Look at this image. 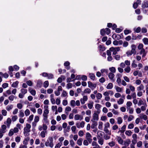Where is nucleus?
<instances>
[{
	"mask_svg": "<svg viewBox=\"0 0 148 148\" xmlns=\"http://www.w3.org/2000/svg\"><path fill=\"white\" fill-rule=\"evenodd\" d=\"M70 144L71 146L72 147H74L75 145V143L73 140H71L70 141Z\"/></svg>",
	"mask_w": 148,
	"mask_h": 148,
	"instance_id": "50",
	"label": "nucleus"
},
{
	"mask_svg": "<svg viewBox=\"0 0 148 148\" xmlns=\"http://www.w3.org/2000/svg\"><path fill=\"white\" fill-rule=\"evenodd\" d=\"M129 87L130 89L132 92H134L135 91V88L134 86L132 85H130L129 86Z\"/></svg>",
	"mask_w": 148,
	"mask_h": 148,
	"instance_id": "49",
	"label": "nucleus"
},
{
	"mask_svg": "<svg viewBox=\"0 0 148 148\" xmlns=\"http://www.w3.org/2000/svg\"><path fill=\"white\" fill-rule=\"evenodd\" d=\"M14 132L13 129H11L8 133V135L10 136H12L14 134Z\"/></svg>",
	"mask_w": 148,
	"mask_h": 148,
	"instance_id": "51",
	"label": "nucleus"
},
{
	"mask_svg": "<svg viewBox=\"0 0 148 148\" xmlns=\"http://www.w3.org/2000/svg\"><path fill=\"white\" fill-rule=\"evenodd\" d=\"M21 93L24 94V95L27 92V90L26 89H24L23 88L21 89Z\"/></svg>",
	"mask_w": 148,
	"mask_h": 148,
	"instance_id": "43",
	"label": "nucleus"
},
{
	"mask_svg": "<svg viewBox=\"0 0 148 148\" xmlns=\"http://www.w3.org/2000/svg\"><path fill=\"white\" fill-rule=\"evenodd\" d=\"M127 110H129V113L130 114H132L133 113L134 110L132 108H129Z\"/></svg>",
	"mask_w": 148,
	"mask_h": 148,
	"instance_id": "61",
	"label": "nucleus"
},
{
	"mask_svg": "<svg viewBox=\"0 0 148 148\" xmlns=\"http://www.w3.org/2000/svg\"><path fill=\"white\" fill-rule=\"evenodd\" d=\"M49 85V82L48 81H45L44 83V87L45 88H47Z\"/></svg>",
	"mask_w": 148,
	"mask_h": 148,
	"instance_id": "46",
	"label": "nucleus"
},
{
	"mask_svg": "<svg viewBox=\"0 0 148 148\" xmlns=\"http://www.w3.org/2000/svg\"><path fill=\"white\" fill-rule=\"evenodd\" d=\"M128 42L125 41L123 42V46L124 47H127L128 45Z\"/></svg>",
	"mask_w": 148,
	"mask_h": 148,
	"instance_id": "52",
	"label": "nucleus"
},
{
	"mask_svg": "<svg viewBox=\"0 0 148 148\" xmlns=\"http://www.w3.org/2000/svg\"><path fill=\"white\" fill-rule=\"evenodd\" d=\"M18 117L16 115L13 116L12 117V119L13 121H15L17 119Z\"/></svg>",
	"mask_w": 148,
	"mask_h": 148,
	"instance_id": "53",
	"label": "nucleus"
},
{
	"mask_svg": "<svg viewBox=\"0 0 148 148\" xmlns=\"http://www.w3.org/2000/svg\"><path fill=\"white\" fill-rule=\"evenodd\" d=\"M115 88L117 92H122L123 91V88H121L118 86H115Z\"/></svg>",
	"mask_w": 148,
	"mask_h": 148,
	"instance_id": "18",
	"label": "nucleus"
},
{
	"mask_svg": "<svg viewBox=\"0 0 148 148\" xmlns=\"http://www.w3.org/2000/svg\"><path fill=\"white\" fill-rule=\"evenodd\" d=\"M13 107V106L12 105H10L8 106L6 108V109L7 110L9 111L10 110L12 109Z\"/></svg>",
	"mask_w": 148,
	"mask_h": 148,
	"instance_id": "39",
	"label": "nucleus"
},
{
	"mask_svg": "<svg viewBox=\"0 0 148 148\" xmlns=\"http://www.w3.org/2000/svg\"><path fill=\"white\" fill-rule=\"evenodd\" d=\"M144 88V86L143 85L141 84L140 86L137 87V90L138 91H140L142 90H143Z\"/></svg>",
	"mask_w": 148,
	"mask_h": 148,
	"instance_id": "22",
	"label": "nucleus"
},
{
	"mask_svg": "<svg viewBox=\"0 0 148 148\" xmlns=\"http://www.w3.org/2000/svg\"><path fill=\"white\" fill-rule=\"evenodd\" d=\"M109 70L112 73H115L116 72V69L114 67H112L109 68Z\"/></svg>",
	"mask_w": 148,
	"mask_h": 148,
	"instance_id": "56",
	"label": "nucleus"
},
{
	"mask_svg": "<svg viewBox=\"0 0 148 148\" xmlns=\"http://www.w3.org/2000/svg\"><path fill=\"white\" fill-rule=\"evenodd\" d=\"M90 78L92 80H94L95 79V76L93 73H90L89 74Z\"/></svg>",
	"mask_w": 148,
	"mask_h": 148,
	"instance_id": "34",
	"label": "nucleus"
},
{
	"mask_svg": "<svg viewBox=\"0 0 148 148\" xmlns=\"http://www.w3.org/2000/svg\"><path fill=\"white\" fill-rule=\"evenodd\" d=\"M131 50H129L127 51L126 54L127 56H129L132 54L135 55L136 53V47L135 45L132 44L131 45Z\"/></svg>",
	"mask_w": 148,
	"mask_h": 148,
	"instance_id": "1",
	"label": "nucleus"
},
{
	"mask_svg": "<svg viewBox=\"0 0 148 148\" xmlns=\"http://www.w3.org/2000/svg\"><path fill=\"white\" fill-rule=\"evenodd\" d=\"M81 79L83 81H86L87 77L85 75H81Z\"/></svg>",
	"mask_w": 148,
	"mask_h": 148,
	"instance_id": "54",
	"label": "nucleus"
},
{
	"mask_svg": "<svg viewBox=\"0 0 148 148\" xmlns=\"http://www.w3.org/2000/svg\"><path fill=\"white\" fill-rule=\"evenodd\" d=\"M143 44H140L138 46V48L139 50H140L143 49Z\"/></svg>",
	"mask_w": 148,
	"mask_h": 148,
	"instance_id": "47",
	"label": "nucleus"
},
{
	"mask_svg": "<svg viewBox=\"0 0 148 148\" xmlns=\"http://www.w3.org/2000/svg\"><path fill=\"white\" fill-rule=\"evenodd\" d=\"M71 108L70 107L67 106L65 109V112L66 114L68 115L69 113L68 112L71 111Z\"/></svg>",
	"mask_w": 148,
	"mask_h": 148,
	"instance_id": "16",
	"label": "nucleus"
},
{
	"mask_svg": "<svg viewBox=\"0 0 148 148\" xmlns=\"http://www.w3.org/2000/svg\"><path fill=\"white\" fill-rule=\"evenodd\" d=\"M134 125L132 123H130L129 124L128 126V128L129 129H132L134 128Z\"/></svg>",
	"mask_w": 148,
	"mask_h": 148,
	"instance_id": "64",
	"label": "nucleus"
},
{
	"mask_svg": "<svg viewBox=\"0 0 148 148\" xmlns=\"http://www.w3.org/2000/svg\"><path fill=\"white\" fill-rule=\"evenodd\" d=\"M83 139L82 138H80L78 139L77 141V144L79 146H81L82 144Z\"/></svg>",
	"mask_w": 148,
	"mask_h": 148,
	"instance_id": "27",
	"label": "nucleus"
},
{
	"mask_svg": "<svg viewBox=\"0 0 148 148\" xmlns=\"http://www.w3.org/2000/svg\"><path fill=\"white\" fill-rule=\"evenodd\" d=\"M99 119V115L98 114L94 112L92 116V118L91 120V121H97Z\"/></svg>",
	"mask_w": 148,
	"mask_h": 148,
	"instance_id": "8",
	"label": "nucleus"
},
{
	"mask_svg": "<svg viewBox=\"0 0 148 148\" xmlns=\"http://www.w3.org/2000/svg\"><path fill=\"white\" fill-rule=\"evenodd\" d=\"M34 115L33 114L30 115L28 118L27 121L29 123H31L33 120L34 118Z\"/></svg>",
	"mask_w": 148,
	"mask_h": 148,
	"instance_id": "23",
	"label": "nucleus"
},
{
	"mask_svg": "<svg viewBox=\"0 0 148 148\" xmlns=\"http://www.w3.org/2000/svg\"><path fill=\"white\" fill-rule=\"evenodd\" d=\"M91 135L89 132H87L86 134V138L88 140L90 143H91L92 141Z\"/></svg>",
	"mask_w": 148,
	"mask_h": 148,
	"instance_id": "7",
	"label": "nucleus"
},
{
	"mask_svg": "<svg viewBox=\"0 0 148 148\" xmlns=\"http://www.w3.org/2000/svg\"><path fill=\"white\" fill-rule=\"evenodd\" d=\"M69 65L70 63L68 61L66 62L64 64V66H67V67L66 68V69H67V70H69L70 68Z\"/></svg>",
	"mask_w": 148,
	"mask_h": 148,
	"instance_id": "24",
	"label": "nucleus"
},
{
	"mask_svg": "<svg viewBox=\"0 0 148 148\" xmlns=\"http://www.w3.org/2000/svg\"><path fill=\"white\" fill-rule=\"evenodd\" d=\"M67 93L65 91L63 90L61 96L62 97H65L67 95Z\"/></svg>",
	"mask_w": 148,
	"mask_h": 148,
	"instance_id": "57",
	"label": "nucleus"
},
{
	"mask_svg": "<svg viewBox=\"0 0 148 148\" xmlns=\"http://www.w3.org/2000/svg\"><path fill=\"white\" fill-rule=\"evenodd\" d=\"M141 7L143 8H148V3L146 0L143 1L142 3Z\"/></svg>",
	"mask_w": 148,
	"mask_h": 148,
	"instance_id": "12",
	"label": "nucleus"
},
{
	"mask_svg": "<svg viewBox=\"0 0 148 148\" xmlns=\"http://www.w3.org/2000/svg\"><path fill=\"white\" fill-rule=\"evenodd\" d=\"M132 105V103L131 101H128L127 103L126 106H127V108L128 109L129 108H130V107Z\"/></svg>",
	"mask_w": 148,
	"mask_h": 148,
	"instance_id": "44",
	"label": "nucleus"
},
{
	"mask_svg": "<svg viewBox=\"0 0 148 148\" xmlns=\"http://www.w3.org/2000/svg\"><path fill=\"white\" fill-rule=\"evenodd\" d=\"M49 113V110L48 109H45L43 111V120L46 122H47L48 115Z\"/></svg>",
	"mask_w": 148,
	"mask_h": 148,
	"instance_id": "5",
	"label": "nucleus"
},
{
	"mask_svg": "<svg viewBox=\"0 0 148 148\" xmlns=\"http://www.w3.org/2000/svg\"><path fill=\"white\" fill-rule=\"evenodd\" d=\"M124 100L123 99H120L119 100L117 101V103L119 104H121L123 103Z\"/></svg>",
	"mask_w": 148,
	"mask_h": 148,
	"instance_id": "58",
	"label": "nucleus"
},
{
	"mask_svg": "<svg viewBox=\"0 0 148 148\" xmlns=\"http://www.w3.org/2000/svg\"><path fill=\"white\" fill-rule=\"evenodd\" d=\"M117 140L119 143L122 145L123 142V140L121 137L119 136H117Z\"/></svg>",
	"mask_w": 148,
	"mask_h": 148,
	"instance_id": "15",
	"label": "nucleus"
},
{
	"mask_svg": "<svg viewBox=\"0 0 148 148\" xmlns=\"http://www.w3.org/2000/svg\"><path fill=\"white\" fill-rule=\"evenodd\" d=\"M98 143L101 145H102L103 144V142H104V140L103 139L101 138H98Z\"/></svg>",
	"mask_w": 148,
	"mask_h": 148,
	"instance_id": "29",
	"label": "nucleus"
},
{
	"mask_svg": "<svg viewBox=\"0 0 148 148\" xmlns=\"http://www.w3.org/2000/svg\"><path fill=\"white\" fill-rule=\"evenodd\" d=\"M11 120L10 118H8L7 120V126H8L9 127L11 123Z\"/></svg>",
	"mask_w": 148,
	"mask_h": 148,
	"instance_id": "37",
	"label": "nucleus"
},
{
	"mask_svg": "<svg viewBox=\"0 0 148 148\" xmlns=\"http://www.w3.org/2000/svg\"><path fill=\"white\" fill-rule=\"evenodd\" d=\"M117 123L118 124H120L123 122V119L121 117H119L117 118Z\"/></svg>",
	"mask_w": 148,
	"mask_h": 148,
	"instance_id": "26",
	"label": "nucleus"
},
{
	"mask_svg": "<svg viewBox=\"0 0 148 148\" xmlns=\"http://www.w3.org/2000/svg\"><path fill=\"white\" fill-rule=\"evenodd\" d=\"M7 131L6 126L5 125H1V128L0 129V132L5 133Z\"/></svg>",
	"mask_w": 148,
	"mask_h": 148,
	"instance_id": "10",
	"label": "nucleus"
},
{
	"mask_svg": "<svg viewBox=\"0 0 148 148\" xmlns=\"http://www.w3.org/2000/svg\"><path fill=\"white\" fill-rule=\"evenodd\" d=\"M104 131L106 133L110 135H111V133H110L109 130L108 129V128L104 127Z\"/></svg>",
	"mask_w": 148,
	"mask_h": 148,
	"instance_id": "59",
	"label": "nucleus"
},
{
	"mask_svg": "<svg viewBox=\"0 0 148 148\" xmlns=\"http://www.w3.org/2000/svg\"><path fill=\"white\" fill-rule=\"evenodd\" d=\"M120 50V47H112L110 48V50L111 51L113 52L112 54L115 55L117 52L119 51Z\"/></svg>",
	"mask_w": 148,
	"mask_h": 148,
	"instance_id": "6",
	"label": "nucleus"
},
{
	"mask_svg": "<svg viewBox=\"0 0 148 148\" xmlns=\"http://www.w3.org/2000/svg\"><path fill=\"white\" fill-rule=\"evenodd\" d=\"M88 87L90 88L92 90H93L97 86V84H92L91 82H88Z\"/></svg>",
	"mask_w": 148,
	"mask_h": 148,
	"instance_id": "9",
	"label": "nucleus"
},
{
	"mask_svg": "<svg viewBox=\"0 0 148 148\" xmlns=\"http://www.w3.org/2000/svg\"><path fill=\"white\" fill-rule=\"evenodd\" d=\"M30 111L28 109H27L25 111V114L26 116H29L30 114Z\"/></svg>",
	"mask_w": 148,
	"mask_h": 148,
	"instance_id": "40",
	"label": "nucleus"
},
{
	"mask_svg": "<svg viewBox=\"0 0 148 148\" xmlns=\"http://www.w3.org/2000/svg\"><path fill=\"white\" fill-rule=\"evenodd\" d=\"M16 97H15L14 95H11L8 97V99L10 101H13L14 98L16 99Z\"/></svg>",
	"mask_w": 148,
	"mask_h": 148,
	"instance_id": "42",
	"label": "nucleus"
},
{
	"mask_svg": "<svg viewBox=\"0 0 148 148\" xmlns=\"http://www.w3.org/2000/svg\"><path fill=\"white\" fill-rule=\"evenodd\" d=\"M143 41L145 45H148V38H144L143 39Z\"/></svg>",
	"mask_w": 148,
	"mask_h": 148,
	"instance_id": "30",
	"label": "nucleus"
},
{
	"mask_svg": "<svg viewBox=\"0 0 148 148\" xmlns=\"http://www.w3.org/2000/svg\"><path fill=\"white\" fill-rule=\"evenodd\" d=\"M110 33V30L108 28H106L105 29H102L101 30L100 34L102 36H103L105 34L108 35Z\"/></svg>",
	"mask_w": 148,
	"mask_h": 148,
	"instance_id": "3",
	"label": "nucleus"
},
{
	"mask_svg": "<svg viewBox=\"0 0 148 148\" xmlns=\"http://www.w3.org/2000/svg\"><path fill=\"white\" fill-rule=\"evenodd\" d=\"M24 116V114L23 111L22 110L19 111V117L22 118Z\"/></svg>",
	"mask_w": 148,
	"mask_h": 148,
	"instance_id": "36",
	"label": "nucleus"
},
{
	"mask_svg": "<svg viewBox=\"0 0 148 148\" xmlns=\"http://www.w3.org/2000/svg\"><path fill=\"white\" fill-rule=\"evenodd\" d=\"M113 87V85L112 83H109L107 86H106V88L108 89H111Z\"/></svg>",
	"mask_w": 148,
	"mask_h": 148,
	"instance_id": "31",
	"label": "nucleus"
},
{
	"mask_svg": "<svg viewBox=\"0 0 148 148\" xmlns=\"http://www.w3.org/2000/svg\"><path fill=\"white\" fill-rule=\"evenodd\" d=\"M83 119V116L79 114H76L74 116V119L75 120H82Z\"/></svg>",
	"mask_w": 148,
	"mask_h": 148,
	"instance_id": "13",
	"label": "nucleus"
},
{
	"mask_svg": "<svg viewBox=\"0 0 148 148\" xmlns=\"http://www.w3.org/2000/svg\"><path fill=\"white\" fill-rule=\"evenodd\" d=\"M62 145V143H59L56 145L55 148H60Z\"/></svg>",
	"mask_w": 148,
	"mask_h": 148,
	"instance_id": "62",
	"label": "nucleus"
},
{
	"mask_svg": "<svg viewBox=\"0 0 148 148\" xmlns=\"http://www.w3.org/2000/svg\"><path fill=\"white\" fill-rule=\"evenodd\" d=\"M88 100V97L86 96H84L82 98L80 99L81 103L82 104H84L85 103V102Z\"/></svg>",
	"mask_w": 148,
	"mask_h": 148,
	"instance_id": "11",
	"label": "nucleus"
},
{
	"mask_svg": "<svg viewBox=\"0 0 148 148\" xmlns=\"http://www.w3.org/2000/svg\"><path fill=\"white\" fill-rule=\"evenodd\" d=\"M17 107L18 108L21 109L23 108V105L21 103H18L17 104Z\"/></svg>",
	"mask_w": 148,
	"mask_h": 148,
	"instance_id": "63",
	"label": "nucleus"
},
{
	"mask_svg": "<svg viewBox=\"0 0 148 148\" xmlns=\"http://www.w3.org/2000/svg\"><path fill=\"white\" fill-rule=\"evenodd\" d=\"M141 116H140V118L141 119H143L144 120H146L147 119V116L145 114H140Z\"/></svg>",
	"mask_w": 148,
	"mask_h": 148,
	"instance_id": "32",
	"label": "nucleus"
},
{
	"mask_svg": "<svg viewBox=\"0 0 148 148\" xmlns=\"http://www.w3.org/2000/svg\"><path fill=\"white\" fill-rule=\"evenodd\" d=\"M18 83L19 82L18 81H16L13 83L12 85V86L14 88H16L17 87Z\"/></svg>",
	"mask_w": 148,
	"mask_h": 148,
	"instance_id": "25",
	"label": "nucleus"
},
{
	"mask_svg": "<svg viewBox=\"0 0 148 148\" xmlns=\"http://www.w3.org/2000/svg\"><path fill=\"white\" fill-rule=\"evenodd\" d=\"M131 32V31L130 30L125 29L124 31V33L125 35H127Z\"/></svg>",
	"mask_w": 148,
	"mask_h": 148,
	"instance_id": "55",
	"label": "nucleus"
},
{
	"mask_svg": "<svg viewBox=\"0 0 148 148\" xmlns=\"http://www.w3.org/2000/svg\"><path fill=\"white\" fill-rule=\"evenodd\" d=\"M92 124L91 126V128L92 129H94L96 127L97 123V121H92Z\"/></svg>",
	"mask_w": 148,
	"mask_h": 148,
	"instance_id": "21",
	"label": "nucleus"
},
{
	"mask_svg": "<svg viewBox=\"0 0 148 148\" xmlns=\"http://www.w3.org/2000/svg\"><path fill=\"white\" fill-rule=\"evenodd\" d=\"M45 146L46 147H49L52 148L54 145L53 143V138L52 137H49L47 141L45 143Z\"/></svg>",
	"mask_w": 148,
	"mask_h": 148,
	"instance_id": "2",
	"label": "nucleus"
},
{
	"mask_svg": "<svg viewBox=\"0 0 148 148\" xmlns=\"http://www.w3.org/2000/svg\"><path fill=\"white\" fill-rule=\"evenodd\" d=\"M99 123L98 128L100 130H102V129L103 123L101 122L100 121L99 122Z\"/></svg>",
	"mask_w": 148,
	"mask_h": 148,
	"instance_id": "41",
	"label": "nucleus"
},
{
	"mask_svg": "<svg viewBox=\"0 0 148 148\" xmlns=\"http://www.w3.org/2000/svg\"><path fill=\"white\" fill-rule=\"evenodd\" d=\"M42 82L41 80H38L36 85L38 87L41 88L42 86Z\"/></svg>",
	"mask_w": 148,
	"mask_h": 148,
	"instance_id": "20",
	"label": "nucleus"
},
{
	"mask_svg": "<svg viewBox=\"0 0 148 148\" xmlns=\"http://www.w3.org/2000/svg\"><path fill=\"white\" fill-rule=\"evenodd\" d=\"M96 97L97 99H100L102 97V94L99 93H98L96 95Z\"/></svg>",
	"mask_w": 148,
	"mask_h": 148,
	"instance_id": "38",
	"label": "nucleus"
},
{
	"mask_svg": "<svg viewBox=\"0 0 148 148\" xmlns=\"http://www.w3.org/2000/svg\"><path fill=\"white\" fill-rule=\"evenodd\" d=\"M127 73H129L131 71V68L130 66H127L124 69Z\"/></svg>",
	"mask_w": 148,
	"mask_h": 148,
	"instance_id": "28",
	"label": "nucleus"
},
{
	"mask_svg": "<svg viewBox=\"0 0 148 148\" xmlns=\"http://www.w3.org/2000/svg\"><path fill=\"white\" fill-rule=\"evenodd\" d=\"M131 140L129 139L126 140L124 142V145L125 147H127L131 143Z\"/></svg>",
	"mask_w": 148,
	"mask_h": 148,
	"instance_id": "17",
	"label": "nucleus"
},
{
	"mask_svg": "<svg viewBox=\"0 0 148 148\" xmlns=\"http://www.w3.org/2000/svg\"><path fill=\"white\" fill-rule=\"evenodd\" d=\"M125 134L127 135L130 136L131 135L132 132L131 130H127L125 131Z\"/></svg>",
	"mask_w": 148,
	"mask_h": 148,
	"instance_id": "33",
	"label": "nucleus"
},
{
	"mask_svg": "<svg viewBox=\"0 0 148 148\" xmlns=\"http://www.w3.org/2000/svg\"><path fill=\"white\" fill-rule=\"evenodd\" d=\"M91 90L89 88H86L84 91V93H85L89 94L90 93Z\"/></svg>",
	"mask_w": 148,
	"mask_h": 148,
	"instance_id": "35",
	"label": "nucleus"
},
{
	"mask_svg": "<svg viewBox=\"0 0 148 148\" xmlns=\"http://www.w3.org/2000/svg\"><path fill=\"white\" fill-rule=\"evenodd\" d=\"M126 128V125H124L121 128V130L119 131V132L123 133L125 130Z\"/></svg>",
	"mask_w": 148,
	"mask_h": 148,
	"instance_id": "19",
	"label": "nucleus"
},
{
	"mask_svg": "<svg viewBox=\"0 0 148 148\" xmlns=\"http://www.w3.org/2000/svg\"><path fill=\"white\" fill-rule=\"evenodd\" d=\"M31 127V125L29 123H27L26 127L24 128V134L27 135V134L30 132V128Z\"/></svg>",
	"mask_w": 148,
	"mask_h": 148,
	"instance_id": "4",
	"label": "nucleus"
},
{
	"mask_svg": "<svg viewBox=\"0 0 148 148\" xmlns=\"http://www.w3.org/2000/svg\"><path fill=\"white\" fill-rule=\"evenodd\" d=\"M46 132L42 131L41 132L40 136L44 138L45 137Z\"/></svg>",
	"mask_w": 148,
	"mask_h": 148,
	"instance_id": "45",
	"label": "nucleus"
},
{
	"mask_svg": "<svg viewBox=\"0 0 148 148\" xmlns=\"http://www.w3.org/2000/svg\"><path fill=\"white\" fill-rule=\"evenodd\" d=\"M108 76L110 80H112L113 82L115 80L113 79L114 77V75L113 73H109L108 74Z\"/></svg>",
	"mask_w": 148,
	"mask_h": 148,
	"instance_id": "14",
	"label": "nucleus"
},
{
	"mask_svg": "<svg viewBox=\"0 0 148 148\" xmlns=\"http://www.w3.org/2000/svg\"><path fill=\"white\" fill-rule=\"evenodd\" d=\"M101 107V106L99 104H96L95 106V108L97 109H100V108Z\"/></svg>",
	"mask_w": 148,
	"mask_h": 148,
	"instance_id": "60",
	"label": "nucleus"
},
{
	"mask_svg": "<svg viewBox=\"0 0 148 148\" xmlns=\"http://www.w3.org/2000/svg\"><path fill=\"white\" fill-rule=\"evenodd\" d=\"M39 121V118L37 116H35L34 121L38 123Z\"/></svg>",
	"mask_w": 148,
	"mask_h": 148,
	"instance_id": "48",
	"label": "nucleus"
}]
</instances>
